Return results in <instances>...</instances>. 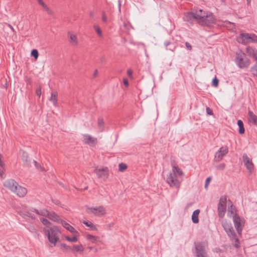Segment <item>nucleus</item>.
<instances>
[{"instance_id": "21", "label": "nucleus", "mask_w": 257, "mask_h": 257, "mask_svg": "<svg viewBox=\"0 0 257 257\" xmlns=\"http://www.w3.org/2000/svg\"><path fill=\"white\" fill-rule=\"evenodd\" d=\"M228 212L230 214V216L235 215V214H237L236 213V209L235 207L233 205L232 202L230 200H228Z\"/></svg>"}, {"instance_id": "12", "label": "nucleus", "mask_w": 257, "mask_h": 257, "mask_svg": "<svg viewBox=\"0 0 257 257\" xmlns=\"http://www.w3.org/2000/svg\"><path fill=\"white\" fill-rule=\"evenodd\" d=\"M94 173L96 174L98 178L106 180L109 176V170L106 167L101 168L95 167L94 169Z\"/></svg>"}, {"instance_id": "53", "label": "nucleus", "mask_w": 257, "mask_h": 257, "mask_svg": "<svg viewBox=\"0 0 257 257\" xmlns=\"http://www.w3.org/2000/svg\"><path fill=\"white\" fill-rule=\"evenodd\" d=\"M97 74H98V71H97V70H95L94 72V74H93V76L95 77L97 76Z\"/></svg>"}, {"instance_id": "4", "label": "nucleus", "mask_w": 257, "mask_h": 257, "mask_svg": "<svg viewBox=\"0 0 257 257\" xmlns=\"http://www.w3.org/2000/svg\"><path fill=\"white\" fill-rule=\"evenodd\" d=\"M221 224L235 248L240 247V242L230 222L226 220L221 221Z\"/></svg>"}, {"instance_id": "44", "label": "nucleus", "mask_w": 257, "mask_h": 257, "mask_svg": "<svg viewBox=\"0 0 257 257\" xmlns=\"http://www.w3.org/2000/svg\"><path fill=\"white\" fill-rule=\"evenodd\" d=\"M36 94L39 96V97H40L41 95V88H38L36 91Z\"/></svg>"}, {"instance_id": "31", "label": "nucleus", "mask_w": 257, "mask_h": 257, "mask_svg": "<svg viewBox=\"0 0 257 257\" xmlns=\"http://www.w3.org/2000/svg\"><path fill=\"white\" fill-rule=\"evenodd\" d=\"M50 212L45 209H43L40 210V214L39 215L47 216L48 217L49 215Z\"/></svg>"}, {"instance_id": "29", "label": "nucleus", "mask_w": 257, "mask_h": 257, "mask_svg": "<svg viewBox=\"0 0 257 257\" xmlns=\"http://www.w3.org/2000/svg\"><path fill=\"white\" fill-rule=\"evenodd\" d=\"M237 124H238V127H239L238 133L240 134H244V133L245 132V130H244V128L243 123L242 121L241 120H240V119L238 120L237 121Z\"/></svg>"}, {"instance_id": "27", "label": "nucleus", "mask_w": 257, "mask_h": 257, "mask_svg": "<svg viewBox=\"0 0 257 257\" xmlns=\"http://www.w3.org/2000/svg\"><path fill=\"white\" fill-rule=\"evenodd\" d=\"M199 213V209H196L193 212L192 215V220L194 223H198L199 222L198 216Z\"/></svg>"}, {"instance_id": "19", "label": "nucleus", "mask_w": 257, "mask_h": 257, "mask_svg": "<svg viewBox=\"0 0 257 257\" xmlns=\"http://www.w3.org/2000/svg\"><path fill=\"white\" fill-rule=\"evenodd\" d=\"M38 4L43 8V10L46 11L49 15H53V11L45 3L43 0H37Z\"/></svg>"}, {"instance_id": "2", "label": "nucleus", "mask_w": 257, "mask_h": 257, "mask_svg": "<svg viewBox=\"0 0 257 257\" xmlns=\"http://www.w3.org/2000/svg\"><path fill=\"white\" fill-rule=\"evenodd\" d=\"M191 15L200 25L210 26L216 23V19L210 12L203 11L200 9L198 11L191 13Z\"/></svg>"}, {"instance_id": "5", "label": "nucleus", "mask_w": 257, "mask_h": 257, "mask_svg": "<svg viewBox=\"0 0 257 257\" xmlns=\"http://www.w3.org/2000/svg\"><path fill=\"white\" fill-rule=\"evenodd\" d=\"M234 61L237 66L240 69L247 68L250 64V60L246 54L241 50L236 52Z\"/></svg>"}, {"instance_id": "56", "label": "nucleus", "mask_w": 257, "mask_h": 257, "mask_svg": "<svg viewBox=\"0 0 257 257\" xmlns=\"http://www.w3.org/2000/svg\"><path fill=\"white\" fill-rule=\"evenodd\" d=\"M246 1H247V4L248 5L250 4L251 0H246Z\"/></svg>"}, {"instance_id": "34", "label": "nucleus", "mask_w": 257, "mask_h": 257, "mask_svg": "<svg viewBox=\"0 0 257 257\" xmlns=\"http://www.w3.org/2000/svg\"><path fill=\"white\" fill-rule=\"evenodd\" d=\"M42 223L47 227H49L51 225V222L47 219L42 218L40 219Z\"/></svg>"}, {"instance_id": "41", "label": "nucleus", "mask_w": 257, "mask_h": 257, "mask_svg": "<svg viewBox=\"0 0 257 257\" xmlns=\"http://www.w3.org/2000/svg\"><path fill=\"white\" fill-rule=\"evenodd\" d=\"M206 113L209 115H213V114L212 110L209 107H206Z\"/></svg>"}, {"instance_id": "1", "label": "nucleus", "mask_w": 257, "mask_h": 257, "mask_svg": "<svg viewBox=\"0 0 257 257\" xmlns=\"http://www.w3.org/2000/svg\"><path fill=\"white\" fill-rule=\"evenodd\" d=\"M171 165L172 171L167 176L166 181L170 187L178 190L180 188L184 173L175 161H171Z\"/></svg>"}, {"instance_id": "17", "label": "nucleus", "mask_w": 257, "mask_h": 257, "mask_svg": "<svg viewBox=\"0 0 257 257\" xmlns=\"http://www.w3.org/2000/svg\"><path fill=\"white\" fill-rule=\"evenodd\" d=\"M246 52L250 57H252L257 61V50L256 49L248 46L246 49Z\"/></svg>"}, {"instance_id": "25", "label": "nucleus", "mask_w": 257, "mask_h": 257, "mask_svg": "<svg viewBox=\"0 0 257 257\" xmlns=\"http://www.w3.org/2000/svg\"><path fill=\"white\" fill-rule=\"evenodd\" d=\"M61 224L65 228H66L67 230L69 231L71 233L77 232L72 226H71L70 224H69L66 221L62 220Z\"/></svg>"}, {"instance_id": "38", "label": "nucleus", "mask_w": 257, "mask_h": 257, "mask_svg": "<svg viewBox=\"0 0 257 257\" xmlns=\"http://www.w3.org/2000/svg\"><path fill=\"white\" fill-rule=\"evenodd\" d=\"M104 124V121L102 118H99L98 119V125L99 127H103Z\"/></svg>"}, {"instance_id": "52", "label": "nucleus", "mask_w": 257, "mask_h": 257, "mask_svg": "<svg viewBox=\"0 0 257 257\" xmlns=\"http://www.w3.org/2000/svg\"><path fill=\"white\" fill-rule=\"evenodd\" d=\"M8 26L11 29V30L13 32H15V30L14 29V28H13V27L10 25V24H9L8 25Z\"/></svg>"}, {"instance_id": "13", "label": "nucleus", "mask_w": 257, "mask_h": 257, "mask_svg": "<svg viewBox=\"0 0 257 257\" xmlns=\"http://www.w3.org/2000/svg\"><path fill=\"white\" fill-rule=\"evenodd\" d=\"M232 219L234 227L238 234L240 235L241 234L242 228L244 226V220L241 219L237 214H235V215H233L232 216Z\"/></svg>"}, {"instance_id": "55", "label": "nucleus", "mask_w": 257, "mask_h": 257, "mask_svg": "<svg viewBox=\"0 0 257 257\" xmlns=\"http://www.w3.org/2000/svg\"><path fill=\"white\" fill-rule=\"evenodd\" d=\"M214 251L217 252H218L221 251V249L220 248H216L214 249Z\"/></svg>"}, {"instance_id": "3", "label": "nucleus", "mask_w": 257, "mask_h": 257, "mask_svg": "<svg viewBox=\"0 0 257 257\" xmlns=\"http://www.w3.org/2000/svg\"><path fill=\"white\" fill-rule=\"evenodd\" d=\"M4 185L19 197H25L28 192L26 188L19 185L18 183L14 179L6 180Z\"/></svg>"}, {"instance_id": "16", "label": "nucleus", "mask_w": 257, "mask_h": 257, "mask_svg": "<svg viewBox=\"0 0 257 257\" xmlns=\"http://www.w3.org/2000/svg\"><path fill=\"white\" fill-rule=\"evenodd\" d=\"M25 208H26V207L25 206ZM18 212L19 214L24 218L28 217L32 219H36V217L32 214V212L31 211V209L30 210H27L26 209L24 208L23 210L18 211Z\"/></svg>"}, {"instance_id": "50", "label": "nucleus", "mask_w": 257, "mask_h": 257, "mask_svg": "<svg viewBox=\"0 0 257 257\" xmlns=\"http://www.w3.org/2000/svg\"><path fill=\"white\" fill-rule=\"evenodd\" d=\"M127 73L128 76L131 77L132 75L133 72L131 69L127 70Z\"/></svg>"}, {"instance_id": "46", "label": "nucleus", "mask_w": 257, "mask_h": 257, "mask_svg": "<svg viewBox=\"0 0 257 257\" xmlns=\"http://www.w3.org/2000/svg\"><path fill=\"white\" fill-rule=\"evenodd\" d=\"M31 211L32 212H35L38 215H39L40 214V210L37 209H35V208H32L31 209Z\"/></svg>"}, {"instance_id": "10", "label": "nucleus", "mask_w": 257, "mask_h": 257, "mask_svg": "<svg viewBox=\"0 0 257 257\" xmlns=\"http://www.w3.org/2000/svg\"><path fill=\"white\" fill-rule=\"evenodd\" d=\"M238 42L243 44L250 43H257V35L254 34H240Z\"/></svg>"}, {"instance_id": "36", "label": "nucleus", "mask_w": 257, "mask_h": 257, "mask_svg": "<svg viewBox=\"0 0 257 257\" xmlns=\"http://www.w3.org/2000/svg\"><path fill=\"white\" fill-rule=\"evenodd\" d=\"M118 167L119 171L121 172H122L127 169V165L125 164L122 163L119 164Z\"/></svg>"}, {"instance_id": "45", "label": "nucleus", "mask_w": 257, "mask_h": 257, "mask_svg": "<svg viewBox=\"0 0 257 257\" xmlns=\"http://www.w3.org/2000/svg\"><path fill=\"white\" fill-rule=\"evenodd\" d=\"M123 82L126 87H127L128 86V81L127 78H123Z\"/></svg>"}, {"instance_id": "18", "label": "nucleus", "mask_w": 257, "mask_h": 257, "mask_svg": "<svg viewBox=\"0 0 257 257\" xmlns=\"http://www.w3.org/2000/svg\"><path fill=\"white\" fill-rule=\"evenodd\" d=\"M67 35L71 44L73 46H77L78 44L77 36L70 32L68 33Z\"/></svg>"}, {"instance_id": "48", "label": "nucleus", "mask_w": 257, "mask_h": 257, "mask_svg": "<svg viewBox=\"0 0 257 257\" xmlns=\"http://www.w3.org/2000/svg\"><path fill=\"white\" fill-rule=\"evenodd\" d=\"M102 19L103 22L106 23L107 22V17L106 15H105L104 13H102Z\"/></svg>"}, {"instance_id": "43", "label": "nucleus", "mask_w": 257, "mask_h": 257, "mask_svg": "<svg viewBox=\"0 0 257 257\" xmlns=\"http://www.w3.org/2000/svg\"><path fill=\"white\" fill-rule=\"evenodd\" d=\"M61 246L62 248H63L65 249L68 250L70 248V246L67 245L66 244L62 243L61 244Z\"/></svg>"}, {"instance_id": "8", "label": "nucleus", "mask_w": 257, "mask_h": 257, "mask_svg": "<svg viewBox=\"0 0 257 257\" xmlns=\"http://www.w3.org/2000/svg\"><path fill=\"white\" fill-rule=\"evenodd\" d=\"M226 204L227 196H221L220 198L217 206L218 215L220 218H223L225 216L226 211Z\"/></svg>"}, {"instance_id": "42", "label": "nucleus", "mask_w": 257, "mask_h": 257, "mask_svg": "<svg viewBox=\"0 0 257 257\" xmlns=\"http://www.w3.org/2000/svg\"><path fill=\"white\" fill-rule=\"evenodd\" d=\"M211 177H208L206 179V181H205V188H207V186L211 180Z\"/></svg>"}, {"instance_id": "37", "label": "nucleus", "mask_w": 257, "mask_h": 257, "mask_svg": "<svg viewBox=\"0 0 257 257\" xmlns=\"http://www.w3.org/2000/svg\"><path fill=\"white\" fill-rule=\"evenodd\" d=\"M31 55L33 56L36 59L38 57V52L36 49H33L31 51Z\"/></svg>"}, {"instance_id": "49", "label": "nucleus", "mask_w": 257, "mask_h": 257, "mask_svg": "<svg viewBox=\"0 0 257 257\" xmlns=\"http://www.w3.org/2000/svg\"><path fill=\"white\" fill-rule=\"evenodd\" d=\"M4 166H0V177H2L4 172Z\"/></svg>"}, {"instance_id": "39", "label": "nucleus", "mask_w": 257, "mask_h": 257, "mask_svg": "<svg viewBox=\"0 0 257 257\" xmlns=\"http://www.w3.org/2000/svg\"><path fill=\"white\" fill-rule=\"evenodd\" d=\"M225 167V164L224 163L220 164L216 166V168L218 170H222Z\"/></svg>"}, {"instance_id": "35", "label": "nucleus", "mask_w": 257, "mask_h": 257, "mask_svg": "<svg viewBox=\"0 0 257 257\" xmlns=\"http://www.w3.org/2000/svg\"><path fill=\"white\" fill-rule=\"evenodd\" d=\"M65 239L70 242H75L77 241V238L76 236H74L72 237L68 236H65Z\"/></svg>"}, {"instance_id": "54", "label": "nucleus", "mask_w": 257, "mask_h": 257, "mask_svg": "<svg viewBox=\"0 0 257 257\" xmlns=\"http://www.w3.org/2000/svg\"><path fill=\"white\" fill-rule=\"evenodd\" d=\"M4 163H3L1 159V155L0 154V166H4Z\"/></svg>"}, {"instance_id": "58", "label": "nucleus", "mask_w": 257, "mask_h": 257, "mask_svg": "<svg viewBox=\"0 0 257 257\" xmlns=\"http://www.w3.org/2000/svg\"><path fill=\"white\" fill-rule=\"evenodd\" d=\"M221 2L223 3H225L226 0H221Z\"/></svg>"}, {"instance_id": "23", "label": "nucleus", "mask_w": 257, "mask_h": 257, "mask_svg": "<svg viewBox=\"0 0 257 257\" xmlns=\"http://www.w3.org/2000/svg\"><path fill=\"white\" fill-rule=\"evenodd\" d=\"M84 248L82 244H75L73 245L72 251L74 252H79L80 253H83Z\"/></svg>"}, {"instance_id": "7", "label": "nucleus", "mask_w": 257, "mask_h": 257, "mask_svg": "<svg viewBox=\"0 0 257 257\" xmlns=\"http://www.w3.org/2000/svg\"><path fill=\"white\" fill-rule=\"evenodd\" d=\"M196 257H207L206 248L208 247L207 241L197 242L194 243Z\"/></svg>"}, {"instance_id": "15", "label": "nucleus", "mask_w": 257, "mask_h": 257, "mask_svg": "<svg viewBox=\"0 0 257 257\" xmlns=\"http://www.w3.org/2000/svg\"><path fill=\"white\" fill-rule=\"evenodd\" d=\"M244 166L246 167L248 171L251 173L254 169V165L250 159L246 154H244L242 156Z\"/></svg>"}, {"instance_id": "33", "label": "nucleus", "mask_w": 257, "mask_h": 257, "mask_svg": "<svg viewBox=\"0 0 257 257\" xmlns=\"http://www.w3.org/2000/svg\"><path fill=\"white\" fill-rule=\"evenodd\" d=\"M34 163L35 164V167L38 170H39L41 172L45 171L44 168L43 167H42L40 164L38 163L36 161H34Z\"/></svg>"}, {"instance_id": "14", "label": "nucleus", "mask_w": 257, "mask_h": 257, "mask_svg": "<svg viewBox=\"0 0 257 257\" xmlns=\"http://www.w3.org/2000/svg\"><path fill=\"white\" fill-rule=\"evenodd\" d=\"M82 142L85 145H87L91 147H94L97 144L98 140L96 138L85 134L82 135Z\"/></svg>"}, {"instance_id": "11", "label": "nucleus", "mask_w": 257, "mask_h": 257, "mask_svg": "<svg viewBox=\"0 0 257 257\" xmlns=\"http://www.w3.org/2000/svg\"><path fill=\"white\" fill-rule=\"evenodd\" d=\"M228 148L226 146H222L215 153L214 161L215 162H219L223 160V158L228 153Z\"/></svg>"}, {"instance_id": "51", "label": "nucleus", "mask_w": 257, "mask_h": 257, "mask_svg": "<svg viewBox=\"0 0 257 257\" xmlns=\"http://www.w3.org/2000/svg\"><path fill=\"white\" fill-rule=\"evenodd\" d=\"M171 44V42L169 41H166L164 43L165 46L167 48H168V46Z\"/></svg>"}, {"instance_id": "57", "label": "nucleus", "mask_w": 257, "mask_h": 257, "mask_svg": "<svg viewBox=\"0 0 257 257\" xmlns=\"http://www.w3.org/2000/svg\"><path fill=\"white\" fill-rule=\"evenodd\" d=\"M88 248L89 249H90V250H91V249H93V247H92V246H88Z\"/></svg>"}, {"instance_id": "30", "label": "nucleus", "mask_w": 257, "mask_h": 257, "mask_svg": "<svg viewBox=\"0 0 257 257\" xmlns=\"http://www.w3.org/2000/svg\"><path fill=\"white\" fill-rule=\"evenodd\" d=\"M250 72L252 75L257 76V61L255 64L250 68Z\"/></svg>"}, {"instance_id": "20", "label": "nucleus", "mask_w": 257, "mask_h": 257, "mask_svg": "<svg viewBox=\"0 0 257 257\" xmlns=\"http://www.w3.org/2000/svg\"><path fill=\"white\" fill-rule=\"evenodd\" d=\"M48 217L50 220L58 223H61L63 220L61 219L60 217L54 212H50Z\"/></svg>"}, {"instance_id": "40", "label": "nucleus", "mask_w": 257, "mask_h": 257, "mask_svg": "<svg viewBox=\"0 0 257 257\" xmlns=\"http://www.w3.org/2000/svg\"><path fill=\"white\" fill-rule=\"evenodd\" d=\"M212 85L215 86V87H217L218 85V80L215 77L213 80H212Z\"/></svg>"}, {"instance_id": "22", "label": "nucleus", "mask_w": 257, "mask_h": 257, "mask_svg": "<svg viewBox=\"0 0 257 257\" xmlns=\"http://www.w3.org/2000/svg\"><path fill=\"white\" fill-rule=\"evenodd\" d=\"M248 121L252 124L257 126V116L250 110L248 111Z\"/></svg>"}, {"instance_id": "6", "label": "nucleus", "mask_w": 257, "mask_h": 257, "mask_svg": "<svg viewBox=\"0 0 257 257\" xmlns=\"http://www.w3.org/2000/svg\"><path fill=\"white\" fill-rule=\"evenodd\" d=\"M44 231L48 236L49 241L52 244L51 246H55L59 239L61 233L60 230L57 226H53L49 229L44 230Z\"/></svg>"}, {"instance_id": "24", "label": "nucleus", "mask_w": 257, "mask_h": 257, "mask_svg": "<svg viewBox=\"0 0 257 257\" xmlns=\"http://www.w3.org/2000/svg\"><path fill=\"white\" fill-rule=\"evenodd\" d=\"M86 238L93 243H97L100 241L99 237L97 236L88 234L86 235Z\"/></svg>"}, {"instance_id": "26", "label": "nucleus", "mask_w": 257, "mask_h": 257, "mask_svg": "<svg viewBox=\"0 0 257 257\" xmlns=\"http://www.w3.org/2000/svg\"><path fill=\"white\" fill-rule=\"evenodd\" d=\"M57 95L58 94L56 91H53L51 92L50 100L53 102V105L55 106H57L58 104Z\"/></svg>"}, {"instance_id": "9", "label": "nucleus", "mask_w": 257, "mask_h": 257, "mask_svg": "<svg viewBox=\"0 0 257 257\" xmlns=\"http://www.w3.org/2000/svg\"><path fill=\"white\" fill-rule=\"evenodd\" d=\"M86 212L88 214H93L97 217L103 216L106 214L105 208L103 206L86 207Z\"/></svg>"}, {"instance_id": "28", "label": "nucleus", "mask_w": 257, "mask_h": 257, "mask_svg": "<svg viewBox=\"0 0 257 257\" xmlns=\"http://www.w3.org/2000/svg\"><path fill=\"white\" fill-rule=\"evenodd\" d=\"M82 223L86 226L89 227L91 230L95 231L97 230V228L96 226L91 221L84 220L83 221Z\"/></svg>"}, {"instance_id": "47", "label": "nucleus", "mask_w": 257, "mask_h": 257, "mask_svg": "<svg viewBox=\"0 0 257 257\" xmlns=\"http://www.w3.org/2000/svg\"><path fill=\"white\" fill-rule=\"evenodd\" d=\"M185 46L188 50H191L192 49V46L189 43L186 42Z\"/></svg>"}, {"instance_id": "32", "label": "nucleus", "mask_w": 257, "mask_h": 257, "mask_svg": "<svg viewBox=\"0 0 257 257\" xmlns=\"http://www.w3.org/2000/svg\"><path fill=\"white\" fill-rule=\"evenodd\" d=\"M94 29L96 33L97 34V35H98V36L100 37H102V33L100 27L98 26L95 25L94 26Z\"/></svg>"}]
</instances>
